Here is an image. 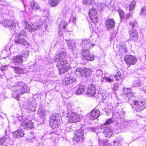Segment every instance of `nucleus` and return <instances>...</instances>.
<instances>
[{
  "label": "nucleus",
  "mask_w": 146,
  "mask_h": 146,
  "mask_svg": "<svg viewBox=\"0 0 146 146\" xmlns=\"http://www.w3.org/2000/svg\"><path fill=\"white\" fill-rule=\"evenodd\" d=\"M15 35V42L16 44L29 45V43L25 38L26 37L27 35L26 32L22 30L20 33H16Z\"/></svg>",
  "instance_id": "f257e3e1"
},
{
  "label": "nucleus",
  "mask_w": 146,
  "mask_h": 146,
  "mask_svg": "<svg viewBox=\"0 0 146 146\" xmlns=\"http://www.w3.org/2000/svg\"><path fill=\"white\" fill-rule=\"evenodd\" d=\"M67 115V117H69V121L71 123L79 121L81 117V115L77 114L75 112L71 111L68 112Z\"/></svg>",
  "instance_id": "f03ea898"
},
{
  "label": "nucleus",
  "mask_w": 146,
  "mask_h": 146,
  "mask_svg": "<svg viewBox=\"0 0 146 146\" xmlns=\"http://www.w3.org/2000/svg\"><path fill=\"white\" fill-rule=\"evenodd\" d=\"M80 54L83 56V60L92 61L94 59V56L90 54L89 51L87 49H83L81 50Z\"/></svg>",
  "instance_id": "7ed1b4c3"
},
{
  "label": "nucleus",
  "mask_w": 146,
  "mask_h": 146,
  "mask_svg": "<svg viewBox=\"0 0 146 146\" xmlns=\"http://www.w3.org/2000/svg\"><path fill=\"white\" fill-rule=\"evenodd\" d=\"M34 127L33 122L29 120H25L21 123V128L25 130L30 129Z\"/></svg>",
  "instance_id": "20e7f679"
},
{
  "label": "nucleus",
  "mask_w": 146,
  "mask_h": 146,
  "mask_svg": "<svg viewBox=\"0 0 146 146\" xmlns=\"http://www.w3.org/2000/svg\"><path fill=\"white\" fill-rule=\"evenodd\" d=\"M84 131L83 130H78L76 132L73 139L76 141L77 142L80 141H81V142H82L84 139Z\"/></svg>",
  "instance_id": "39448f33"
},
{
  "label": "nucleus",
  "mask_w": 146,
  "mask_h": 146,
  "mask_svg": "<svg viewBox=\"0 0 146 146\" xmlns=\"http://www.w3.org/2000/svg\"><path fill=\"white\" fill-rule=\"evenodd\" d=\"M89 15L92 22L94 23L97 22L98 20V16L97 15V11L94 8L90 9Z\"/></svg>",
  "instance_id": "423d86ee"
},
{
  "label": "nucleus",
  "mask_w": 146,
  "mask_h": 146,
  "mask_svg": "<svg viewBox=\"0 0 146 146\" xmlns=\"http://www.w3.org/2000/svg\"><path fill=\"white\" fill-rule=\"evenodd\" d=\"M134 105L136 106L137 111H140L145 108L146 103L145 101H135L134 102Z\"/></svg>",
  "instance_id": "0eeeda50"
},
{
  "label": "nucleus",
  "mask_w": 146,
  "mask_h": 146,
  "mask_svg": "<svg viewBox=\"0 0 146 146\" xmlns=\"http://www.w3.org/2000/svg\"><path fill=\"white\" fill-rule=\"evenodd\" d=\"M3 26L6 28L14 30L15 24V23L11 20L5 19L3 22Z\"/></svg>",
  "instance_id": "6e6552de"
},
{
  "label": "nucleus",
  "mask_w": 146,
  "mask_h": 146,
  "mask_svg": "<svg viewBox=\"0 0 146 146\" xmlns=\"http://www.w3.org/2000/svg\"><path fill=\"white\" fill-rule=\"evenodd\" d=\"M59 113H54L52 115L50 118V123L54 125L55 126L58 125V120L59 119Z\"/></svg>",
  "instance_id": "1a4fd4ad"
},
{
  "label": "nucleus",
  "mask_w": 146,
  "mask_h": 146,
  "mask_svg": "<svg viewBox=\"0 0 146 146\" xmlns=\"http://www.w3.org/2000/svg\"><path fill=\"white\" fill-rule=\"evenodd\" d=\"M96 93V89L95 86L91 84L88 85L87 88V94L89 97L94 96Z\"/></svg>",
  "instance_id": "9d476101"
},
{
  "label": "nucleus",
  "mask_w": 146,
  "mask_h": 146,
  "mask_svg": "<svg viewBox=\"0 0 146 146\" xmlns=\"http://www.w3.org/2000/svg\"><path fill=\"white\" fill-rule=\"evenodd\" d=\"M115 22L113 19H109L106 20L105 22L106 27L107 29L112 30L114 29Z\"/></svg>",
  "instance_id": "9b49d317"
},
{
  "label": "nucleus",
  "mask_w": 146,
  "mask_h": 146,
  "mask_svg": "<svg viewBox=\"0 0 146 146\" xmlns=\"http://www.w3.org/2000/svg\"><path fill=\"white\" fill-rule=\"evenodd\" d=\"M66 41L69 48L72 50L73 53L76 51V47L74 46L75 42L73 39L66 40Z\"/></svg>",
  "instance_id": "f8f14e48"
},
{
  "label": "nucleus",
  "mask_w": 146,
  "mask_h": 146,
  "mask_svg": "<svg viewBox=\"0 0 146 146\" xmlns=\"http://www.w3.org/2000/svg\"><path fill=\"white\" fill-rule=\"evenodd\" d=\"M13 63L16 65H21L23 62L22 56L18 55L13 57Z\"/></svg>",
  "instance_id": "ddd939ff"
},
{
  "label": "nucleus",
  "mask_w": 146,
  "mask_h": 146,
  "mask_svg": "<svg viewBox=\"0 0 146 146\" xmlns=\"http://www.w3.org/2000/svg\"><path fill=\"white\" fill-rule=\"evenodd\" d=\"M103 129H104L103 133L105 136L108 137H110L113 132L112 129L108 126L105 127Z\"/></svg>",
  "instance_id": "4468645a"
},
{
  "label": "nucleus",
  "mask_w": 146,
  "mask_h": 146,
  "mask_svg": "<svg viewBox=\"0 0 146 146\" xmlns=\"http://www.w3.org/2000/svg\"><path fill=\"white\" fill-rule=\"evenodd\" d=\"M100 113V111L99 110L94 109L92 111L90 114L91 119L93 120L99 117Z\"/></svg>",
  "instance_id": "2eb2a0df"
},
{
  "label": "nucleus",
  "mask_w": 146,
  "mask_h": 146,
  "mask_svg": "<svg viewBox=\"0 0 146 146\" xmlns=\"http://www.w3.org/2000/svg\"><path fill=\"white\" fill-rule=\"evenodd\" d=\"M24 131L22 129L17 130L13 133V137L16 138L21 137L24 135Z\"/></svg>",
  "instance_id": "dca6fc26"
},
{
  "label": "nucleus",
  "mask_w": 146,
  "mask_h": 146,
  "mask_svg": "<svg viewBox=\"0 0 146 146\" xmlns=\"http://www.w3.org/2000/svg\"><path fill=\"white\" fill-rule=\"evenodd\" d=\"M129 36L130 38L133 41H136L137 39L138 34L135 29H132L130 31Z\"/></svg>",
  "instance_id": "f3484780"
},
{
  "label": "nucleus",
  "mask_w": 146,
  "mask_h": 146,
  "mask_svg": "<svg viewBox=\"0 0 146 146\" xmlns=\"http://www.w3.org/2000/svg\"><path fill=\"white\" fill-rule=\"evenodd\" d=\"M19 89H20V88H15L13 89V93L12 95V96L18 100H19L18 98H19L22 94H21L20 91H18V90L20 91Z\"/></svg>",
  "instance_id": "a211bd4d"
},
{
  "label": "nucleus",
  "mask_w": 146,
  "mask_h": 146,
  "mask_svg": "<svg viewBox=\"0 0 146 146\" xmlns=\"http://www.w3.org/2000/svg\"><path fill=\"white\" fill-rule=\"evenodd\" d=\"M19 89H20V88H15L13 89V93L12 95V96L18 100H19L18 98H19L22 94H21L20 91H18V90L20 91Z\"/></svg>",
  "instance_id": "6ab92c4d"
},
{
  "label": "nucleus",
  "mask_w": 146,
  "mask_h": 146,
  "mask_svg": "<svg viewBox=\"0 0 146 146\" xmlns=\"http://www.w3.org/2000/svg\"><path fill=\"white\" fill-rule=\"evenodd\" d=\"M76 79L74 77L70 76L65 77L63 80V83L66 85H69L72 83Z\"/></svg>",
  "instance_id": "aec40b11"
},
{
  "label": "nucleus",
  "mask_w": 146,
  "mask_h": 146,
  "mask_svg": "<svg viewBox=\"0 0 146 146\" xmlns=\"http://www.w3.org/2000/svg\"><path fill=\"white\" fill-rule=\"evenodd\" d=\"M70 64L68 63L66 60H61L58 61L57 63L56 66L58 67H62L63 66H66L68 65H70Z\"/></svg>",
  "instance_id": "412c9836"
},
{
  "label": "nucleus",
  "mask_w": 146,
  "mask_h": 146,
  "mask_svg": "<svg viewBox=\"0 0 146 146\" xmlns=\"http://www.w3.org/2000/svg\"><path fill=\"white\" fill-rule=\"evenodd\" d=\"M86 89V88L84 85H80L75 92V94L77 95L82 94L84 92Z\"/></svg>",
  "instance_id": "4be33fe9"
},
{
  "label": "nucleus",
  "mask_w": 146,
  "mask_h": 146,
  "mask_svg": "<svg viewBox=\"0 0 146 146\" xmlns=\"http://www.w3.org/2000/svg\"><path fill=\"white\" fill-rule=\"evenodd\" d=\"M136 4V3L134 1H133L131 2L129 6V12L130 13L128 14V17L132 15L133 13V11L135 9Z\"/></svg>",
  "instance_id": "5701e85b"
},
{
  "label": "nucleus",
  "mask_w": 146,
  "mask_h": 146,
  "mask_svg": "<svg viewBox=\"0 0 146 146\" xmlns=\"http://www.w3.org/2000/svg\"><path fill=\"white\" fill-rule=\"evenodd\" d=\"M61 0H49L48 3L52 7H56L60 2Z\"/></svg>",
  "instance_id": "b1692460"
},
{
  "label": "nucleus",
  "mask_w": 146,
  "mask_h": 146,
  "mask_svg": "<svg viewBox=\"0 0 146 146\" xmlns=\"http://www.w3.org/2000/svg\"><path fill=\"white\" fill-rule=\"evenodd\" d=\"M136 58L131 55H128V65L134 64L136 62Z\"/></svg>",
  "instance_id": "393cba45"
},
{
  "label": "nucleus",
  "mask_w": 146,
  "mask_h": 146,
  "mask_svg": "<svg viewBox=\"0 0 146 146\" xmlns=\"http://www.w3.org/2000/svg\"><path fill=\"white\" fill-rule=\"evenodd\" d=\"M70 65H68L65 67L60 68L59 69V74H61L67 72L70 70Z\"/></svg>",
  "instance_id": "a878e982"
},
{
  "label": "nucleus",
  "mask_w": 146,
  "mask_h": 146,
  "mask_svg": "<svg viewBox=\"0 0 146 146\" xmlns=\"http://www.w3.org/2000/svg\"><path fill=\"white\" fill-rule=\"evenodd\" d=\"M29 5L32 9L35 10H37L38 9L40 8L39 6L37 3L34 1L30 2Z\"/></svg>",
  "instance_id": "bb28decb"
},
{
  "label": "nucleus",
  "mask_w": 146,
  "mask_h": 146,
  "mask_svg": "<svg viewBox=\"0 0 146 146\" xmlns=\"http://www.w3.org/2000/svg\"><path fill=\"white\" fill-rule=\"evenodd\" d=\"M22 24L25 30H27L30 32H32V26L29 24L26 21H24L22 23Z\"/></svg>",
  "instance_id": "cd10ccee"
},
{
  "label": "nucleus",
  "mask_w": 146,
  "mask_h": 146,
  "mask_svg": "<svg viewBox=\"0 0 146 146\" xmlns=\"http://www.w3.org/2000/svg\"><path fill=\"white\" fill-rule=\"evenodd\" d=\"M83 69L82 68H77L76 70L75 74L76 76L78 77H80L84 75Z\"/></svg>",
  "instance_id": "c85d7f7f"
},
{
  "label": "nucleus",
  "mask_w": 146,
  "mask_h": 146,
  "mask_svg": "<svg viewBox=\"0 0 146 146\" xmlns=\"http://www.w3.org/2000/svg\"><path fill=\"white\" fill-rule=\"evenodd\" d=\"M38 112L39 115L41 117L44 116L45 114V110L42 106H40V108L38 109Z\"/></svg>",
  "instance_id": "c756f323"
},
{
  "label": "nucleus",
  "mask_w": 146,
  "mask_h": 146,
  "mask_svg": "<svg viewBox=\"0 0 146 146\" xmlns=\"http://www.w3.org/2000/svg\"><path fill=\"white\" fill-rule=\"evenodd\" d=\"M29 89V88L25 84V85L22 87L21 88H20L19 89L20 91H20L21 94H23L24 93L27 92Z\"/></svg>",
  "instance_id": "7c9ffc66"
},
{
  "label": "nucleus",
  "mask_w": 146,
  "mask_h": 146,
  "mask_svg": "<svg viewBox=\"0 0 146 146\" xmlns=\"http://www.w3.org/2000/svg\"><path fill=\"white\" fill-rule=\"evenodd\" d=\"M9 66L13 69H14V72L16 73H19V72H20L22 70V69L19 67L13 66L11 64H10L9 65Z\"/></svg>",
  "instance_id": "2f4dec72"
},
{
  "label": "nucleus",
  "mask_w": 146,
  "mask_h": 146,
  "mask_svg": "<svg viewBox=\"0 0 146 146\" xmlns=\"http://www.w3.org/2000/svg\"><path fill=\"white\" fill-rule=\"evenodd\" d=\"M116 74L114 76L117 81L119 82L121 80V76L120 72L118 70L116 71Z\"/></svg>",
  "instance_id": "473e14b6"
},
{
  "label": "nucleus",
  "mask_w": 146,
  "mask_h": 146,
  "mask_svg": "<svg viewBox=\"0 0 146 146\" xmlns=\"http://www.w3.org/2000/svg\"><path fill=\"white\" fill-rule=\"evenodd\" d=\"M113 122V120L111 119H109L108 120L106 121L105 123L102 124L100 126V128L101 129H102L105 127H106V124L108 125L111 123Z\"/></svg>",
  "instance_id": "72a5a7b5"
},
{
  "label": "nucleus",
  "mask_w": 146,
  "mask_h": 146,
  "mask_svg": "<svg viewBox=\"0 0 146 146\" xmlns=\"http://www.w3.org/2000/svg\"><path fill=\"white\" fill-rule=\"evenodd\" d=\"M94 1V0H83V2L84 4L88 6L91 5Z\"/></svg>",
  "instance_id": "f704fd0d"
},
{
  "label": "nucleus",
  "mask_w": 146,
  "mask_h": 146,
  "mask_svg": "<svg viewBox=\"0 0 146 146\" xmlns=\"http://www.w3.org/2000/svg\"><path fill=\"white\" fill-rule=\"evenodd\" d=\"M7 137V135H5L1 138H0V145H3L4 144L6 141Z\"/></svg>",
  "instance_id": "c9c22d12"
},
{
  "label": "nucleus",
  "mask_w": 146,
  "mask_h": 146,
  "mask_svg": "<svg viewBox=\"0 0 146 146\" xmlns=\"http://www.w3.org/2000/svg\"><path fill=\"white\" fill-rule=\"evenodd\" d=\"M67 24H68L66 22L64 21H62L60 23L59 26L60 28H62L65 29L66 27L67 26Z\"/></svg>",
  "instance_id": "e433bc0d"
},
{
  "label": "nucleus",
  "mask_w": 146,
  "mask_h": 146,
  "mask_svg": "<svg viewBox=\"0 0 146 146\" xmlns=\"http://www.w3.org/2000/svg\"><path fill=\"white\" fill-rule=\"evenodd\" d=\"M118 12L120 17L121 21H122V20L124 19L125 17L124 12L121 9L118 10Z\"/></svg>",
  "instance_id": "4c0bfd02"
},
{
  "label": "nucleus",
  "mask_w": 146,
  "mask_h": 146,
  "mask_svg": "<svg viewBox=\"0 0 146 146\" xmlns=\"http://www.w3.org/2000/svg\"><path fill=\"white\" fill-rule=\"evenodd\" d=\"M88 41L86 40L84 42V43L83 44L84 47L88 48L90 47V45L91 46L92 45V44H90L89 42H88Z\"/></svg>",
  "instance_id": "58836bf2"
},
{
  "label": "nucleus",
  "mask_w": 146,
  "mask_h": 146,
  "mask_svg": "<svg viewBox=\"0 0 146 146\" xmlns=\"http://www.w3.org/2000/svg\"><path fill=\"white\" fill-rule=\"evenodd\" d=\"M59 57L60 58L61 60H62L65 57L66 55V53L63 51H62L60 52L58 54Z\"/></svg>",
  "instance_id": "ea45409f"
},
{
  "label": "nucleus",
  "mask_w": 146,
  "mask_h": 146,
  "mask_svg": "<svg viewBox=\"0 0 146 146\" xmlns=\"http://www.w3.org/2000/svg\"><path fill=\"white\" fill-rule=\"evenodd\" d=\"M40 27L38 25H36V24H33L32 26L31 30L32 31H35L38 30L39 28Z\"/></svg>",
  "instance_id": "a19ab883"
},
{
  "label": "nucleus",
  "mask_w": 146,
  "mask_h": 146,
  "mask_svg": "<svg viewBox=\"0 0 146 146\" xmlns=\"http://www.w3.org/2000/svg\"><path fill=\"white\" fill-rule=\"evenodd\" d=\"M141 15L143 16H146V6H144L142 8Z\"/></svg>",
  "instance_id": "79ce46f5"
},
{
  "label": "nucleus",
  "mask_w": 146,
  "mask_h": 146,
  "mask_svg": "<svg viewBox=\"0 0 146 146\" xmlns=\"http://www.w3.org/2000/svg\"><path fill=\"white\" fill-rule=\"evenodd\" d=\"M137 24L135 20H133V21L130 22L129 24L130 26H131L132 28L135 27L137 25Z\"/></svg>",
  "instance_id": "37998d69"
},
{
  "label": "nucleus",
  "mask_w": 146,
  "mask_h": 146,
  "mask_svg": "<svg viewBox=\"0 0 146 146\" xmlns=\"http://www.w3.org/2000/svg\"><path fill=\"white\" fill-rule=\"evenodd\" d=\"M83 74L84 75L85 74L86 76H89L91 72V71L89 69H83Z\"/></svg>",
  "instance_id": "c03bdc74"
},
{
  "label": "nucleus",
  "mask_w": 146,
  "mask_h": 146,
  "mask_svg": "<svg viewBox=\"0 0 146 146\" xmlns=\"http://www.w3.org/2000/svg\"><path fill=\"white\" fill-rule=\"evenodd\" d=\"M89 130L95 132L97 133L98 132V128L97 127H90L89 128Z\"/></svg>",
  "instance_id": "a18cd8bd"
},
{
  "label": "nucleus",
  "mask_w": 146,
  "mask_h": 146,
  "mask_svg": "<svg viewBox=\"0 0 146 146\" xmlns=\"http://www.w3.org/2000/svg\"><path fill=\"white\" fill-rule=\"evenodd\" d=\"M140 81L139 80H137L134 81L133 84V86L134 87H137L140 86Z\"/></svg>",
  "instance_id": "49530a36"
},
{
  "label": "nucleus",
  "mask_w": 146,
  "mask_h": 146,
  "mask_svg": "<svg viewBox=\"0 0 146 146\" xmlns=\"http://www.w3.org/2000/svg\"><path fill=\"white\" fill-rule=\"evenodd\" d=\"M99 142L100 144L102 146H104L105 145L106 143H107V141L106 140L104 141L100 139H99Z\"/></svg>",
  "instance_id": "de8ad7c7"
},
{
  "label": "nucleus",
  "mask_w": 146,
  "mask_h": 146,
  "mask_svg": "<svg viewBox=\"0 0 146 146\" xmlns=\"http://www.w3.org/2000/svg\"><path fill=\"white\" fill-rule=\"evenodd\" d=\"M76 18L73 16H71L70 19V21H72L73 24H75L76 23Z\"/></svg>",
  "instance_id": "09e8293b"
},
{
  "label": "nucleus",
  "mask_w": 146,
  "mask_h": 146,
  "mask_svg": "<svg viewBox=\"0 0 146 146\" xmlns=\"http://www.w3.org/2000/svg\"><path fill=\"white\" fill-rule=\"evenodd\" d=\"M29 139H32L34 138H35V136L33 133H31L29 134Z\"/></svg>",
  "instance_id": "8fccbe9b"
},
{
  "label": "nucleus",
  "mask_w": 146,
  "mask_h": 146,
  "mask_svg": "<svg viewBox=\"0 0 146 146\" xmlns=\"http://www.w3.org/2000/svg\"><path fill=\"white\" fill-rule=\"evenodd\" d=\"M54 60H55L56 61H59V60H60V57H59L58 55H57L55 56L54 58Z\"/></svg>",
  "instance_id": "3c124183"
},
{
  "label": "nucleus",
  "mask_w": 146,
  "mask_h": 146,
  "mask_svg": "<svg viewBox=\"0 0 146 146\" xmlns=\"http://www.w3.org/2000/svg\"><path fill=\"white\" fill-rule=\"evenodd\" d=\"M105 78L106 81L107 82H111L112 81V79L110 77H107L106 76Z\"/></svg>",
  "instance_id": "603ef678"
},
{
  "label": "nucleus",
  "mask_w": 146,
  "mask_h": 146,
  "mask_svg": "<svg viewBox=\"0 0 146 146\" xmlns=\"http://www.w3.org/2000/svg\"><path fill=\"white\" fill-rule=\"evenodd\" d=\"M25 84L24 83L21 82H19L17 83V85L21 88H22V87L25 85Z\"/></svg>",
  "instance_id": "864d4df0"
},
{
  "label": "nucleus",
  "mask_w": 146,
  "mask_h": 146,
  "mask_svg": "<svg viewBox=\"0 0 146 146\" xmlns=\"http://www.w3.org/2000/svg\"><path fill=\"white\" fill-rule=\"evenodd\" d=\"M134 94L133 93L129 92H128V98H130L131 97H133Z\"/></svg>",
  "instance_id": "5fc2aeb1"
},
{
  "label": "nucleus",
  "mask_w": 146,
  "mask_h": 146,
  "mask_svg": "<svg viewBox=\"0 0 146 146\" xmlns=\"http://www.w3.org/2000/svg\"><path fill=\"white\" fill-rule=\"evenodd\" d=\"M124 60L126 63L128 64V55L125 56L124 57Z\"/></svg>",
  "instance_id": "6e6d98bb"
},
{
  "label": "nucleus",
  "mask_w": 146,
  "mask_h": 146,
  "mask_svg": "<svg viewBox=\"0 0 146 146\" xmlns=\"http://www.w3.org/2000/svg\"><path fill=\"white\" fill-rule=\"evenodd\" d=\"M96 72L98 73L99 72L100 74H102V72L100 70H97L96 71Z\"/></svg>",
  "instance_id": "4d7b16f0"
},
{
  "label": "nucleus",
  "mask_w": 146,
  "mask_h": 146,
  "mask_svg": "<svg viewBox=\"0 0 146 146\" xmlns=\"http://www.w3.org/2000/svg\"><path fill=\"white\" fill-rule=\"evenodd\" d=\"M125 90H126L127 91H128V89L127 88L126 89H124V90H123L124 94H126L127 95V93H126Z\"/></svg>",
  "instance_id": "13d9d810"
},
{
  "label": "nucleus",
  "mask_w": 146,
  "mask_h": 146,
  "mask_svg": "<svg viewBox=\"0 0 146 146\" xmlns=\"http://www.w3.org/2000/svg\"><path fill=\"white\" fill-rule=\"evenodd\" d=\"M143 90L146 94V87H144L143 88Z\"/></svg>",
  "instance_id": "bf43d9fd"
},
{
  "label": "nucleus",
  "mask_w": 146,
  "mask_h": 146,
  "mask_svg": "<svg viewBox=\"0 0 146 146\" xmlns=\"http://www.w3.org/2000/svg\"><path fill=\"white\" fill-rule=\"evenodd\" d=\"M59 31L60 32L59 33V35L60 36H61L62 35V33L61 32V31H60V29L59 30Z\"/></svg>",
  "instance_id": "052dcab7"
},
{
  "label": "nucleus",
  "mask_w": 146,
  "mask_h": 146,
  "mask_svg": "<svg viewBox=\"0 0 146 146\" xmlns=\"http://www.w3.org/2000/svg\"><path fill=\"white\" fill-rule=\"evenodd\" d=\"M118 143V141H114V145L115 146H116V145H115V143Z\"/></svg>",
  "instance_id": "680f3d73"
},
{
  "label": "nucleus",
  "mask_w": 146,
  "mask_h": 146,
  "mask_svg": "<svg viewBox=\"0 0 146 146\" xmlns=\"http://www.w3.org/2000/svg\"><path fill=\"white\" fill-rule=\"evenodd\" d=\"M145 59H146V54H145Z\"/></svg>",
  "instance_id": "e2e57ef3"
},
{
  "label": "nucleus",
  "mask_w": 146,
  "mask_h": 146,
  "mask_svg": "<svg viewBox=\"0 0 146 146\" xmlns=\"http://www.w3.org/2000/svg\"><path fill=\"white\" fill-rule=\"evenodd\" d=\"M102 7L101 8V10H102Z\"/></svg>",
  "instance_id": "0e129e2a"
},
{
  "label": "nucleus",
  "mask_w": 146,
  "mask_h": 146,
  "mask_svg": "<svg viewBox=\"0 0 146 146\" xmlns=\"http://www.w3.org/2000/svg\"><path fill=\"white\" fill-rule=\"evenodd\" d=\"M1 0H0V1H1Z\"/></svg>",
  "instance_id": "69168bd1"
}]
</instances>
